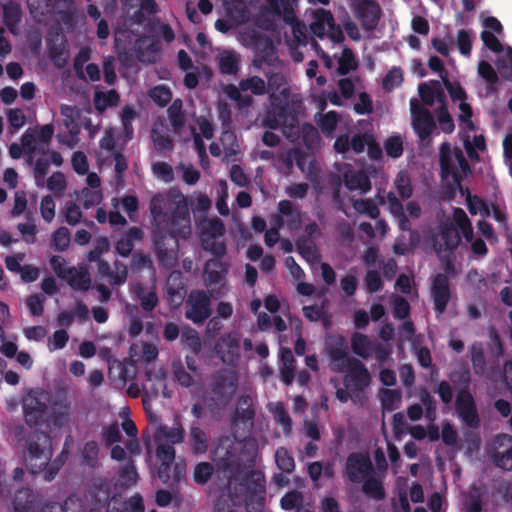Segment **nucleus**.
<instances>
[{
  "label": "nucleus",
  "instance_id": "3c124183",
  "mask_svg": "<svg viewBox=\"0 0 512 512\" xmlns=\"http://www.w3.org/2000/svg\"><path fill=\"white\" fill-rule=\"evenodd\" d=\"M40 214L46 223H51L56 215V204L50 195L44 196L40 201Z\"/></svg>",
  "mask_w": 512,
  "mask_h": 512
},
{
  "label": "nucleus",
  "instance_id": "5fc2aeb1",
  "mask_svg": "<svg viewBox=\"0 0 512 512\" xmlns=\"http://www.w3.org/2000/svg\"><path fill=\"white\" fill-rule=\"evenodd\" d=\"M149 96L157 105L165 106L170 102L172 92L167 86L158 85L149 91Z\"/></svg>",
  "mask_w": 512,
  "mask_h": 512
},
{
  "label": "nucleus",
  "instance_id": "7c9ffc66",
  "mask_svg": "<svg viewBox=\"0 0 512 512\" xmlns=\"http://www.w3.org/2000/svg\"><path fill=\"white\" fill-rule=\"evenodd\" d=\"M64 279L72 288L77 290H87L91 284L90 276L84 267L69 268Z\"/></svg>",
  "mask_w": 512,
  "mask_h": 512
},
{
  "label": "nucleus",
  "instance_id": "cd10ccee",
  "mask_svg": "<svg viewBox=\"0 0 512 512\" xmlns=\"http://www.w3.org/2000/svg\"><path fill=\"white\" fill-rule=\"evenodd\" d=\"M457 411L461 418L470 426L476 425L478 418L471 394L461 391L457 397Z\"/></svg>",
  "mask_w": 512,
  "mask_h": 512
},
{
  "label": "nucleus",
  "instance_id": "c9c22d12",
  "mask_svg": "<svg viewBox=\"0 0 512 512\" xmlns=\"http://www.w3.org/2000/svg\"><path fill=\"white\" fill-rule=\"evenodd\" d=\"M220 71L224 74H235L239 67V56L231 50H223L218 54Z\"/></svg>",
  "mask_w": 512,
  "mask_h": 512
},
{
  "label": "nucleus",
  "instance_id": "de8ad7c7",
  "mask_svg": "<svg viewBox=\"0 0 512 512\" xmlns=\"http://www.w3.org/2000/svg\"><path fill=\"white\" fill-rule=\"evenodd\" d=\"M394 186L402 198H410L413 194L410 176L406 171H400L395 180Z\"/></svg>",
  "mask_w": 512,
  "mask_h": 512
},
{
  "label": "nucleus",
  "instance_id": "49530a36",
  "mask_svg": "<svg viewBox=\"0 0 512 512\" xmlns=\"http://www.w3.org/2000/svg\"><path fill=\"white\" fill-rule=\"evenodd\" d=\"M299 253L311 264L317 263L319 260V252L315 244L307 239H300L297 243Z\"/></svg>",
  "mask_w": 512,
  "mask_h": 512
},
{
  "label": "nucleus",
  "instance_id": "58836bf2",
  "mask_svg": "<svg viewBox=\"0 0 512 512\" xmlns=\"http://www.w3.org/2000/svg\"><path fill=\"white\" fill-rule=\"evenodd\" d=\"M220 141L224 149V159L227 161L234 160L239 152V144L236 135L231 131H224Z\"/></svg>",
  "mask_w": 512,
  "mask_h": 512
},
{
  "label": "nucleus",
  "instance_id": "39448f33",
  "mask_svg": "<svg viewBox=\"0 0 512 512\" xmlns=\"http://www.w3.org/2000/svg\"><path fill=\"white\" fill-rule=\"evenodd\" d=\"M440 163L443 178L448 180V178L451 177V182H448V185L458 186L460 180L466 176L469 171V166L462 152L458 149H452L447 143L441 146Z\"/></svg>",
  "mask_w": 512,
  "mask_h": 512
},
{
  "label": "nucleus",
  "instance_id": "72a5a7b5",
  "mask_svg": "<svg viewBox=\"0 0 512 512\" xmlns=\"http://www.w3.org/2000/svg\"><path fill=\"white\" fill-rule=\"evenodd\" d=\"M351 346L354 353L362 358L370 357L375 349L371 340L361 333H354L352 335Z\"/></svg>",
  "mask_w": 512,
  "mask_h": 512
},
{
  "label": "nucleus",
  "instance_id": "bf43d9fd",
  "mask_svg": "<svg viewBox=\"0 0 512 512\" xmlns=\"http://www.w3.org/2000/svg\"><path fill=\"white\" fill-rule=\"evenodd\" d=\"M384 149L388 156L399 158L403 153V140L400 136H391L384 143Z\"/></svg>",
  "mask_w": 512,
  "mask_h": 512
},
{
  "label": "nucleus",
  "instance_id": "f8f14e48",
  "mask_svg": "<svg viewBox=\"0 0 512 512\" xmlns=\"http://www.w3.org/2000/svg\"><path fill=\"white\" fill-rule=\"evenodd\" d=\"M165 371L161 366L152 365L145 372V379L142 383L144 392L143 401L147 406L152 398L156 397L160 392L165 397H170V393L165 386Z\"/></svg>",
  "mask_w": 512,
  "mask_h": 512
},
{
  "label": "nucleus",
  "instance_id": "0e129e2a",
  "mask_svg": "<svg viewBox=\"0 0 512 512\" xmlns=\"http://www.w3.org/2000/svg\"><path fill=\"white\" fill-rule=\"evenodd\" d=\"M403 81V71L398 67H393L389 70L385 78L383 79L384 89L391 91L395 87L399 86Z\"/></svg>",
  "mask_w": 512,
  "mask_h": 512
},
{
  "label": "nucleus",
  "instance_id": "dca6fc26",
  "mask_svg": "<svg viewBox=\"0 0 512 512\" xmlns=\"http://www.w3.org/2000/svg\"><path fill=\"white\" fill-rule=\"evenodd\" d=\"M216 352L222 362L235 365L240 357V335L237 332L225 334L216 346Z\"/></svg>",
  "mask_w": 512,
  "mask_h": 512
},
{
  "label": "nucleus",
  "instance_id": "052dcab7",
  "mask_svg": "<svg viewBox=\"0 0 512 512\" xmlns=\"http://www.w3.org/2000/svg\"><path fill=\"white\" fill-rule=\"evenodd\" d=\"M316 121L324 133L331 134L336 127L338 117L335 112H328L323 115L319 114Z\"/></svg>",
  "mask_w": 512,
  "mask_h": 512
},
{
  "label": "nucleus",
  "instance_id": "2eb2a0df",
  "mask_svg": "<svg viewBox=\"0 0 512 512\" xmlns=\"http://www.w3.org/2000/svg\"><path fill=\"white\" fill-rule=\"evenodd\" d=\"M209 315V297L201 291L192 292L187 300L186 317L194 323H200L207 319Z\"/></svg>",
  "mask_w": 512,
  "mask_h": 512
},
{
  "label": "nucleus",
  "instance_id": "aec40b11",
  "mask_svg": "<svg viewBox=\"0 0 512 512\" xmlns=\"http://www.w3.org/2000/svg\"><path fill=\"white\" fill-rule=\"evenodd\" d=\"M460 190L466 196V204L472 215H480L481 217L492 216L498 222L504 220V214L499 207L495 205L490 207L477 196H472L468 191L465 192L461 188Z\"/></svg>",
  "mask_w": 512,
  "mask_h": 512
},
{
  "label": "nucleus",
  "instance_id": "c85d7f7f",
  "mask_svg": "<svg viewBox=\"0 0 512 512\" xmlns=\"http://www.w3.org/2000/svg\"><path fill=\"white\" fill-rule=\"evenodd\" d=\"M249 44L256 50V62H267L272 65L277 60L276 51L270 39L254 35Z\"/></svg>",
  "mask_w": 512,
  "mask_h": 512
},
{
  "label": "nucleus",
  "instance_id": "a19ab883",
  "mask_svg": "<svg viewBox=\"0 0 512 512\" xmlns=\"http://www.w3.org/2000/svg\"><path fill=\"white\" fill-rule=\"evenodd\" d=\"M60 215L68 225H77L83 216L81 208L74 201H66L60 210Z\"/></svg>",
  "mask_w": 512,
  "mask_h": 512
},
{
  "label": "nucleus",
  "instance_id": "a18cd8bd",
  "mask_svg": "<svg viewBox=\"0 0 512 512\" xmlns=\"http://www.w3.org/2000/svg\"><path fill=\"white\" fill-rule=\"evenodd\" d=\"M119 96L116 91L111 90L109 92L97 91L94 97L95 107L99 111L105 110L107 107L115 106L118 104Z\"/></svg>",
  "mask_w": 512,
  "mask_h": 512
},
{
  "label": "nucleus",
  "instance_id": "864d4df0",
  "mask_svg": "<svg viewBox=\"0 0 512 512\" xmlns=\"http://www.w3.org/2000/svg\"><path fill=\"white\" fill-rule=\"evenodd\" d=\"M482 507V492L480 489L472 488L464 501L466 512H480Z\"/></svg>",
  "mask_w": 512,
  "mask_h": 512
},
{
  "label": "nucleus",
  "instance_id": "7ed1b4c3",
  "mask_svg": "<svg viewBox=\"0 0 512 512\" xmlns=\"http://www.w3.org/2000/svg\"><path fill=\"white\" fill-rule=\"evenodd\" d=\"M183 438V429L180 427H160L157 430V457L161 461V466L158 470V477L164 483L167 482L170 478L168 467L175 457V450L171 444L181 443Z\"/></svg>",
  "mask_w": 512,
  "mask_h": 512
},
{
  "label": "nucleus",
  "instance_id": "423d86ee",
  "mask_svg": "<svg viewBox=\"0 0 512 512\" xmlns=\"http://www.w3.org/2000/svg\"><path fill=\"white\" fill-rule=\"evenodd\" d=\"M250 91L254 95H262L267 91L265 81L258 77L253 76L240 81L239 86L228 85L225 87V94L240 107H246L252 103L251 96L245 94Z\"/></svg>",
  "mask_w": 512,
  "mask_h": 512
},
{
  "label": "nucleus",
  "instance_id": "c03bdc74",
  "mask_svg": "<svg viewBox=\"0 0 512 512\" xmlns=\"http://www.w3.org/2000/svg\"><path fill=\"white\" fill-rule=\"evenodd\" d=\"M269 410L273 414L275 421L282 426L284 433H289L291 430V419L284 410L282 403L273 402L269 404Z\"/></svg>",
  "mask_w": 512,
  "mask_h": 512
},
{
  "label": "nucleus",
  "instance_id": "4be33fe9",
  "mask_svg": "<svg viewBox=\"0 0 512 512\" xmlns=\"http://www.w3.org/2000/svg\"><path fill=\"white\" fill-rule=\"evenodd\" d=\"M494 460L496 464L505 469H512V437L499 435L494 441Z\"/></svg>",
  "mask_w": 512,
  "mask_h": 512
},
{
  "label": "nucleus",
  "instance_id": "9d476101",
  "mask_svg": "<svg viewBox=\"0 0 512 512\" xmlns=\"http://www.w3.org/2000/svg\"><path fill=\"white\" fill-rule=\"evenodd\" d=\"M199 228L203 247L217 256L224 254L225 245L218 240L224 233L222 222L218 219H205L199 223Z\"/></svg>",
  "mask_w": 512,
  "mask_h": 512
},
{
  "label": "nucleus",
  "instance_id": "774afa93",
  "mask_svg": "<svg viewBox=\"0 0 512 512\" xmlns=\"http://www.w3.org/2000/svg\"><path fill=\"white\" fill-rule=\"evenodd\" d=\"M153 173L154 175L166 182V183H169L171 181H173L174 179V172H173V168L166 162H156L153 164Z\"/></svg>",
  "mask_w": 512,
  "mask_h": 512
},
{
  "label": "nucleus",
  "instance_id": "1a4fd4ad",
  "mask_svg": "<svg viewBox=\"0 0 512 512\" xmlns=\"http://www.w3.org/2000/svg\"><path fill=\"white\" fill-rule=\"evenodd\" d=\"M53 134L54 127L52 124L28 129L22 136V145L30 156L36 153H45Z\"/></svg>",
  "mask_w": 512,
  "mask_h": 512
},
{
  "label": "nucleus",
  "instance_id": "0eeeda50",
  "mask_svg": "<svg viewBox=\"0 0 512 512\" xmlns=\"http://www.w3.org/2000/svg\"><path fill=\"white\" fill-rule=\"evenodd\" d=\"M429 67L440 74L446 89L448 90L453 101L459 102V110L460 115L459 119H461L468 127H472L471 122L469 121V117L472 116V110L468 103H466V93L464 90L456 83L450 82L443 71V63L438 57H431L429 59Z\"/></svg>",
  "mask_w": 512,
  "mask_h": 512
},
{
  "label": "nucleus",
  "instance_id": "6ab92c4d",
  "mask_svg": "<svg viewBox=\"0 0 512 512\" xmlns=\"http://www.w3.org/2000/svg\"><path fill=\"white\" fill-rule=\"evenodd\" d=\"M373 473L369 458L364 454H352L347 460V475L353 482H361Z\"/></svg>",
  "mask_w": 512,
  "mask_h": 512
},
{
  "label": "nucleus",
  "instance_id": "ea45409f",
  "mask_svg": "<svg viewBox=\"0 0 512 512\" xmlns=\"http://www.w3.org/2000/svg\"><path fill=\"white\" fill-rule=\"evenodd\" d=\"M292 158L296 160L299 168L307 173L311 179L316 178L318 167L312 155L295 152L291 155V159Z\"/></svg>",
  "mask_w": 512,
  "mask_h": 512
},
{
  "label": "nucleus",
  "instance_id": "a878e982",
  "mask_svg": "<svg viewBox=\"0 0 512 512\" xmlns=\"http://www.w3.org/2000/svg\"><path fill=\"white\" fill-rule=\"evenodd\" d=\"M379 6L370 0H363L357 6V16L367 30L373 29L379 20Z\"/></svg>",
  "mask_w": 512,
  "mask_h": 512
},
{
  "label": "nucleus",
  "instance_id": "4468645a",
  "mask_svg": "<svg viewBox=\"0 0 512 512\" xmlns=\"http://www.w3.org/2000/svg\"><path fill=\"white\" fill-rule=\"evenodd\" d=\"M241 446L240 442H233L231 439L226 438L221 440L220 444L213 452V459L216 462L218 470L224 473L230 470L237 462L236 453Z\"/></svg>",
  "mask_w": 512,
  "mask_h": 512
},
{
  "label": "nucleus",
  "instance_id": "338daca9",
  "mask_svg": "<svg viewBox=\"0 0 512 512\" xmlns=\"http://www.w3.org/2000/svg\"><path fill=\"white\" fill-rule=\"evenodd\" d=\"M353 206L357 212L366 214L371 218H377L379 215L378 207L371 200L359 199L354 201Z\"/></svg>",
  "mask_w": 512,
  "mask_h": 512
},
{
  "label": "nucleus",
  "instance_id": "6e6552de",
  "mask_svg": "<svg viewBox=\"0 0 512 512\" xmlns=\"http://www.w3.org/2000/svg\"><path fill=\"white\" fill-rule=\"evenodd\" d=\"M310 28L315 36L320 39L327 38L333 44L340 43L343 40V33L335 25L333 16L329 11L322 9L315 11Z\"/></svg>",
  "mask_w": 512,
  "mask_h": 512
},
{
  "label": "nucleus",
  "instance_id": "603ef678",
  "mask_svg": "<svg viewBox=\"0 0 512 512\" xmlns=\"http://www.w3.org/2000/svg\"><path fill=\"white\" fill-rule=\"evenodd\" d=\"M363 491L374 498H382L384 496L381 482L374 475V472L366 479L362 480Z\"/></svg>",
  "mask_w": 512,
  "mask_h": 512
},
{
  "label": "nucleus",
  "instance_id": "bb28decb",
  "mask_svg": "<svg viewBox=\"0 0 512 512\" xmlns=\"http://www.w3.org/2000/svg\"><path fill=\"white\" fill-rule=\"evenodd\" d=\"M471 116L469 117V121ZM461 128L464 131L463 142L465 149L471 159H478V152L485 150V140L482 135H470V132L474 130V125L468 127L461 119ZM473 124V123H471Z\"/></svg>",
  "mask_w": 512,
  "mask_h": 512
},
{
  "label": "nucleus",
  "instance_id": "37998d69",
  "mask_svg": "<svg viewBox=\"0 0 512 512\" xmlns=\"http://www.w3.org/2000/svg\"><path fill=\"white\" fill-rule=\"evenodd\" d=\"M142 237V232L138 228H131L118 242H117V251L122 256H127L132 248L133 241L140 240Z\"/></svg>",
  "mask_w": 512,
  "mask_h": 512
},
{
  "label": "nucleus",
  "instance_id": "a211bd4d",
  "mask_svg": "<svg viewBox=\"0 0 512 512\" xmlns=\"http://www.w3.org/2000/svg\"><path fill=\"white\" fill-rule=\"evenodd\" d=\"M410 108L416 133L421 138L427 137L435 127L433 117L426 109L420 107L416 99L410 101Z\"/></svg>",
  "mask_w": 512,
  "mask_h": 512
},
{
  "label": "nucleus",
  "instance_id": "69168bd1",
  "mask_svg": "<svg viewBox=\"0 0 512 512\" xmlns=\"http://www.w3.org/2000/svg\"><path fill=\"white\" fill-rule=\"evenodd\" d=\"M177 169L187 185H195L200 179V172L190 164L181 163Z\"/></svg>",
  "mask_w": 512,
  "mask_h": 512
},
{
  "label": "nucleus",
  "instance_id": "f704fd0d",
  "mask_svg": "<svg viewBox=\"0 0 512 512\" xmlns=\"http://www.w3.org/2000/svg\"><path fill=\"white\" fill-rule=\"evenodd\" d=\"M227 272V266L219 259L209 260L205 267V280L211 285L220 283Z\"/></svg>",
  "mask_w": 512,
  "mask_h": 512
},
{
  "label": "nucleus",
  "instance_id": "4d7b16f0",
  "mask_svg": "<svg viewBox=\"0 0 512 512\" xmlns=\"http://www.w3.org/2000/svg\"><path fill=\"white\" fill-rule=\"evenodd\" d=\"M401 393L398 390L386 389L382 392V405L387 411H393L400 406Z\"/></svg>",
  "mask_w": 512,
  "mask_h": 512
},
{
  "label": "nucleus",
  "instance_id": "e2e57ef3",
  "mask_svg": "<svg viewBox=\"0 0 512 512\" xmlns=\"http://www.w3.org/2000/svg\"><path fill=\"white\" fill-rule=\"evenodd\" d=\"M7 118L12 133L22 128L26 123V116L23 110L19 108L9 109L7 112Z\"/></svg>",
  "mask_w": 512,
  "mask_h": 512
},
{
  "label": "nucleus",
  "instance_id": "2f4dec72",
  "mask_svg": "<svg viewBox=\"0 0 512 512\" xmlns=\"http://www.w3.org/2000/svg\"><path fill=\"white\" fill-rule=\"evenodd\" d=\"M383 203L387 205L391 214L397 219L400 229L403 231L409 230L410 227L403 206L397 197L393 193H388Z\"/></svg>",
  "mask_w": 512,
  "mask_h": 512
},
{
  "label": "nucleus",
  "instance_id": "13d9d810",
  "mask_svg": "<svg viewBox=\"0 0 512 512\" xmlns=\"http://www.w3.org/2000/svg\"><path fill=\"white\" fill-rule=\"evenodd\" d=\"M190 441L192 443V449L195 453H203L206 451L207 438L201 429L197 427H193L191 429Z\"/></svg>",
  "mask_w": 512,
  "mask_h": 512
},
{
  "label": "nucleus",
  "instance_id": "ddd939ff",
  "mask_svg": "<svg viewBox=\"0 0 512 512\" xmlns=\"http://www.w3.org/2000/svg\"><path fill=\"white\" fill-rule=\"evenodd\" d=\"M46 400L45 393L41 391H31L24 397V414L29 424H38L43 418L47 408Z\"/></svg>",
  "mask_w": 512,
  "mask_h": 512
},
{
  "label": "nucleus",
  "instance_id": "f3484780",
  "mask_svg": "<svg viewBox=\"0 0 512 512\" xmlns=\"http://www.w3.org/2000/svg\"><path fill=\"white\" fill-rule=\"evenodd\" d=\"M453 220L464 238L471 243L473 253L478 256L486 255L487 247L484 241L481 239L473 240V229L466 213L462 209L456 208L453 213Z\"/></svg>",
  "mask_w": 512,
  "mask_h": 512
},
{
  "label": "nucleus",
  "instance_id": "c756f323",
  "mask_svg": "<svg viewBox=\"0 0 512 512\" xmlns=\"http://www.w3.org/2000/svg\"><path fill=\"white\" fill-rule=\"evenodd\" d=\"M264 491V477L260 472L252 473L245 484H240L241 494L251 492L259 506L264 498Z\"/></svg>",
  "mask_w": 512,
  "mask_h": 512
},
{
  "label": "nucleus",
  "instance_id": "473e14b6",
  "mask_svg": "<svg viewBox=\"0 0 512 512\" xmlns=\"http://www.w3.org/2000/svg\"><path fill=\"white\" fill-rule=\"evenodd\" d=\"M158 356V349L152 344L133 345L131 347L130 358L133 362H146L150 363Z\"/></svg>",
  "mask_w": 512,
  "mask_h": 512
},
{
  "label": "nucleus",
  "instance_id": "09e8293b",
  "mask_svg": "<svg viewBox=\"0 0 512 512\" xmlns=\"http://www.w3.org/2000/svg\"><path fill=\"white\" fill-rule=\"evenodd\" d=\"M501 54L497 61L498 71L504 78L512 80V48L506 47Z\"/></svg>",
  "mask_w": 512,
  "mask_h": 512
},
{
  "label": "nucleus",
  "instance_id": "79ce46f5",
  "mask_svg": "<svg viewBox=\"0 0 512 512\" xmlns=\"http://www.w3.org/2000/svg\"><path fill=\"white\" fill-rule=\"evenodd\" d=\"M70 422V410L67 406L54 408L48 418V426L51 429H60Z\"/></svg>",
  "mask_w": 512,
  "mask_h": 512
},
{
  "label": "nucleus",
  "instance_id": "8fccbe9b",
  "mask_svg": "<svg viewBox=\"0 0 512 512\" xmlns=\"http://www.w3.org/2000/svg\"><path fill=\"white\" fill-rule=\"evenodd\" d=\"M71 241V235L66 227H60L52 234V245L56 250H66Z\"/></svg>",
  "mask_w": 512,
  "mask_h": 512
},
{
  "label": "nucleus",
  "instance_id": "680f3d73",
  "mask_svg": "<svg viewBox=\"0 0 512 512\" xmlns=\"http://www.w3.org/2000/svg\"><path fill=\"white\" fill-rule=\"evenodd\" d=\"M60 111L63 116L64 125L72 132L77 127L76 122L79 118V111L69 105H61Z\"/></svg>",
  "mask_w": 512,
  "mask_h": 512
},
{
  "label": "nucleus",
  "instance_id": "412c9836",
  "mask_svg": "<svg viewBox=\"0 0 512 512\" xmlns=\"http://www.w3.org/2000/svg\"><path fill=\"white\" fill-rule=\"evenodd\" d=\"M278 210L280 215L273 217V221L277 227L287 225L290 230H297L302 221L300 211L293 208L291 202L282 200L278 204Z\"/></svg>",
  "mask_w": 512,
  "mask_h": 512
},
{
  "label": "nucleus",
  "instance_id": "b1692460",
  "mask_svg": "<svg viewBox=\"0 0 512 512\" xmlns=\"http://www.w3.org/2000/svg\"><path fill=\"white\" fill-rule=\"evenodd\" d=\"M372 135H354L351 140L347 136H340L334 144V149L338 153H345L352 148L356 153H361L367 148L368 144L372 143Z\"/></svg>",
  "mask_w": 512,
  "mask_h": 512
},
{
  "label": "nucleus",
  "instance_id": "20e7f679",
  "mask_svg": "<svg viewBox=\"0 0 512 512\" xmlns=\"http://www.w3.org/2000/svg\"><path fill=\"white\" fill-rule=\"evenodd\" d=\"M266 124L271 128H282L288 138L293 141L301 140L310 149L319 143L317 130L310 124H303L300 128L299 121L294 115L281 113L273 120L268 118Z\"/></svg>",
  "mask_w": 512,
  "mask_h": 512
},
{
  "label": "nucleus",
  "instance_id": "f03ea898",
  "mask_svg": "<svg viewBox=\"0 0 512 512\" xmlns=\"http://www.w3.org/2000/svg\"><path fill=\"white\" fill-rule=\"evenodd\" d=\"M330 366L344 374V387L337 388V398L342 402L348 399L356 402L360 393L369 386L370 375L358 360L349 357L342 337L333 340V346L330 348Z\"/></svg>",
  "mask_w": 512,
  "mask_h": 512
},
{
  "label": "nucleus",
  "instance_id": "9b49d317",
  "mask_svg": "<svg viewBox=\"0 0 512 512\" xmlns=\"http://www.w3.org/2000/svg\"><path fill=\"white\" fill-rule=\"evenodd\" d=\"M51 440L48 436L42 435L30 444L26 458L27 466L32 473L43 471L51 458Z\"/></svg>",
  "mask_w": 512,
  "mask_h": 512
},
{
  "label": "nucleus",
  "instance_id": "393cba45",
  "mask_svg": "<svg viewBox=\"0 0 512 512\" xmlns=\"http://www.w3.org/2000/svg\"><path fill=\"white\" fill-rule=\"evenodd\" d=\"M268 89L271 92L272 104L280 107L279 114H285L284 108L281 106L287 100L288 89L285 86L283 75L275 73L269 77Z\"/></svg>",
  "mask_w": 512,
  "mask_h": 512
},
{
  "label": "nucleus",
  "instance_id": "4c0bfd02",
  "mask_svg": "<svg viewBox=\"0 0 512 512\" xmlns=\"http://www.w3.org/2000/svg\"><path fill=\"white\" fill-rule=\"evenodd\" d=\"M459 241L460 237L457 230L451 225H445L442 228L439 239H437V245L439 246V249H453L458 245Z\"/></svg>",
  "mask_w": 512,
  "mask_h": 512
},
{
  "label": "nucleus",
  "instance_id": "f257e3e1",
  "mask_svg": "<svg viewBox=\"0 0 512 512\" xmlns=\"http://www.w3.org/2000/svg\"><path fill=\"white\" fill-rule=\"evenodd\" d=\"M153 217L154 238L160 257L164 260L163 248L165 234L176 246V239L188 238L191 234V218L188 211V198L181 192L169 190L165 194H156L150 202Z\"/></svg>",
  "mask_w": 512,
  "mask_h": 512
},
{
  "label": "nucleus",
  "instance_id": "5701e85b",
  "mask_svg": "<svg viewBox=\"0 0 512 512\" xmlns=\"http://www.w3.org/2000/svg\"><path fill=\"white\" fill-rule=\"evenodd\" d=\"M431 293L436 310L439 313H442L450 299L449 283L445 275L438 274L435 276L432 283Z\"/></svg>",
  "mask_w": 512,
  "mask_h": 512
},
{
  "label": "nucleus",
  "instance_id": "e433bc0d",
  "mask_svg": "<svg viewBox=\"0 0 512 512\" xmlns=\"http://www.w3.org/2000/svg\"><path fill=\"white\" fill-rule=\"evenodd\" d=\"M344 181L350 190L366 192L370 189L368 177L362 172L347 171L344 174Z\"/></svg>",
  "mask_w": 512,
  "mask_h": 512
},
{
  "label": "nucleus",
  "instance_id": "6e6d98bb",
  "mask_svg": "<svg viewBox=\"0 0 512 512\" xmlns=\"http://www.w3.org/2000/svg\"><path fill=\"white\" fill-rule=\"evenodd\" d=\"M275 462L279 469L290 473L295 467L294 459L285 448H279L275 452Z\"/></svg>",
  "mask_w": 512,
  "mask_h": 512
}]
</instances>
